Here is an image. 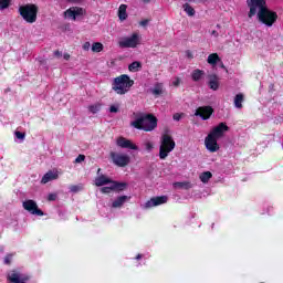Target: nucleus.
I'll return each mask as SVG.
<instances>
[{
    "label": "nucleus",
    "mask_w": 283,
    "mask_h": 283,
    "mask_svg": "<svg viewBox=\"0 0 283 283\" xmlns=\"http://www.w3.org/2000/svg\"><path fill=\"white\" fill-rule=\"evenodd\" d=\"M247 6L250 9L249 19H253L256 15L259 21L268 25V28H271L277 21V13L270 10L266 6V0H247Z\"/></svg>",
    "instance_id": "f257e3e1"
},
{
    "label": "nucleus",
    "mask_w": 283,
    "mask_h": 283,
    "mask_svg": "<svg viewBox=\"0 0 283 283\" xmlns=\"http://www.w3.org/2000/svg\"><path fill=\"white\" fill-rule=\"evenodd\" d=\"M130 125L132 127H135V129L154 132V129L158 127V118L151 114H139Z\"/></svg>",
    "instance_id": "f03ea898"
},
{
    "label": "nucleus",
    "mask_w": 283,
    "mask_h": 283,
    "mask_svg": "<svg viewBox=\"0 0 283 283\" xmlns=\"http://www.w3.org/2000/svg\"><path fill=\"white\" fill-rule=\"evenodd\" d=\"M134 87V80L127 74H122L113 78L112 90L119 96H125Z\"/></svg>",
    "instance_id": "7ed1b4c3"
},
{
    "label": "nucleus",
    "mask_w": 283,
    "mask_h": 283,
    "mask_svg": "<svg viewBox=\"0 0 283 283\" xmlns=\"http://www.w3.org/2000/svg\"><path fill=\"white\" fill-rule=\"evenodd\" d=\"M174 149H176V142L174 140V137H171V135L167 133L161 135L160 146H159L160 160H165Z\"/></svg>",
    "instance_id": "20e7f679"
},
{
    "label": "nucleus",
    "mask_w": 283,
    "mask_h": 283,
    "mask_svg": "<svg viewBox=\"0 0 283 283\" xmlns=\"http://www.w3.org/2000/svg\"><path fill=\"white\" fill-rule=\"evenodd\" d=\"M18 12L27 23H36V14H39V7L36 4L28 3L20 6Z\"/></svg>",
    "instance_id": "39448f33"
},
{
    "label": "nucleus",
    "mask_w": 283,
    "mask_h": 283,
    "mask_svg": "<svg viewBox=\"0 0 283 283\" xmlns=\"http://www.w3.org/2000/svg\"><path fill=\"white\" fill-rule=\"evenodd\" d=\"M140 45V34L133 33L130 36L120 38L118 41V46L122 49H134Z\"/></svg>",
    "instance_id": "423d86ee"
},
{
    "label": "nucleus",
    "mask_w": 283,
    "mask_h": 283,
    "mask_svg": "<svg viewBox=\"0 0 283 283\" xmlns=\"http://www.w3.org/2000/svg\"><path fill=\"white\" fill-rule=\"evenodd\" d=\"M109 156L113 165H116V167H127L132 163V158L122 153L111 151Z\"/></svg>",
    "instance_id": "0eeeda50"
},
{
    "label": "nucleus",
    "mask_w": 283,
    "mask_h": 283,
    "mask_svg": "<svg viewBox=\"0 0 283 283\" xmlns=\"http://www.w3.org/2000/svg\"><path fill=\"white\" fill-rule=\"evenodd\" d=\"M85 14H87V11L81 7H71L64 11V17L66 19H71L72 21H76V19H83Z\"/></svg>",
    "instance_id": "6e6552de"
},
{
    "label": "nucleus",
    "mask_w": 283,
    "mask_h": 283,
    "mask_svg": "<svg viewBox=\"0 0 283 283\" xmlns=\"http://www.w3.org/2000/svg\"><path fill=\"white\" fill-rule=\"evenodd\" d=\"M22 207L25 211H29L32 216H44L43 210L39 209L36 201L29 199L22 202Z\"/></svg>",
    "instance_id": "1a4fd4ad"
},
{
    "label": "nucleus",
    "mask_w": 283,
    "mask_h": 283,
    "mask_svg": "<svg viewBox=\"0 0 283 283\" xmlns=\"http://www.w3.org/2000/svg\"><path fill=\"white\" fill-rule=\"evenodd\" d=\"M109 186L101 188L102 193H112V191H125L127 189L126 182L111 181Z\"/></svg>",
    "instance_id": "9d476101"
},
{
    "label": "nucleus",
    "mask_w": 283,
    "mask_h": 283,
    "mask_svg": "<svg viewBox=\"0 0 283 283\" xmlns=\"http://www.w3.org/2000/svg\"><path fill=\"white\" fill-rule=\"evenodd\" d=\"M205 145H206V149H208V151H210L211 154H216V151L220 150V145H218V139L216 137H212L209 134L205 138Z\"/></svg>",
    "instance_id": "9b49d317"
},
{
    "label": "nucleus",
    "mask_w": 283,
    "mask_h": 283,
    "mask_svg": "<svg viewBox=\"0 0 283 283\" xmlns=\"http://www.w3.org/2000/svg\"><path fill=\"white\" fill-rule=\"evenodd\" d=\"M229 132V126L224 123H220L218 126L212 128V130L209 133L210 136L213 138H217V140H220L224 136V133Z\"/></svg>",
    "instance_id": "f8f14e48"
},
{
    "label": "nucleus",
    "mask_w": 283,
    "mask_h": 283,
    "mask_svg": "<svg viewBox=\"0 0 283 283\" xmlns=\"http://www.w3.org/2000/svg\"><path fill=\"white\" fill-rule=\"evenodd\" d=\"M168 200H169V197L167 196L154 197L145 203V209H151L153 207L167 205Z\"/></svg>",
    "instance_id": "ddd939ff"
},
{
    "label": "nucleus",
    "mask_w": 283,
    "mask_h": 283,
    "mask_svg": "<svg viewBox=\"0 0 283 283\" xmlns=\"http://www.w3.org/2000/svg\"><path fill=\"white\" fill-rule=\"evenodd\" d=\"M211 114H213V108L211 106H200L195 112V116H200L202 120H209Z\"/></svg>",
    "instance_id": "4468645a"
},
{
    "label": "nucleus",
    "mask_w": 283,
    "mask_h": 283,
    "mask_svg": "<svg viewBox=\"0 0 283 283\" xmlns=\"http://www.w3.org/2000/svg\"><path fill=\"white\" fill-rule=\"evenodd\" d=\"M117 147H120L122 149H133L135 151H138V147L136 144H134L132 140L125 138V137H118L116 139Z\"/></svg>",
    "instance_id": "2eb2a0df"
},
{
    "label": "nucleus",
    "mask_w": 283,
    "mask_h": 283,
    "mask_svg": "<svg viewBox=\"0 0 283 283\" xmlns=\"http://www.w3.org/2000/svg\"><path fill=\"white\" fill-rule=\"evenodd\" d=\"M7 277L11 283H25L28 280H30V276L21 274L17 271L10 272Z\"/></svg>",
    "instance_id": "dca6fc26"
},
{
    "label": "nucleus",
    "mask_w": 283,
    "mask_h": 283,
    "mask_svg": "<svg viewBox=\"0 0 283 283\" xmlns=\"http://www.w3.org/2000/svg\"><path fill=\"white\" fill-rule=\"evenodd\" d=\"M132 200L130 196H120L117 197L116 200L113 201L112 207L113 209H120L125 202H129Z\"/></svg>",
    "instance_id": "f3484780"
},
{
    "label": "nucleus",
    "mask_w": 283,
    "mask_h": 283,
    "mask_svg": "<svg viewBox=\"0 0 283 283\" xmlns=\"http://www.w3.org/2000/svg\"><path fill=\"white\" fill-rule=\"evenodd\" d=\"M59 179V172L57 171H48L43 177H42V185H48V182L52 180H57Z\"/></svg>",
    "instance_id": "a211bd4d"
},
{
    "label": "nucleus",
    "mask_w": 283,
    "mask_h": 283,
    "mask_svg": "<svg viewBox=\"0 0 283 283\" xmlns=\"http://www.w3.org/2000/svg\"><path fill=\"white\" fill-rule=\"evenodd\" d=\"M209 87L213 90V92H218L220 87V80L216 75H210L209 77Z\"/></svg>",
    "instance_id": "6ab92c4d"
},
{
    "label": "nucleus",
    "mask_w": 283,
    "mask_h": 283,
    "mask_svg": "<svg viewBox=\"0 0 283 283\" xmlns=\"http://www.w3.org/2000/svg\"><path fill=\"white\" fill-rule=\"evenodd\" d=\"M150 92L154 96H161V94L165 93V86L163 83H156L153 88H150Z\"/></svg>",
    "instance_id": "aec40b11"
},
{
    "label": "nucleus",
    "mask_w": 283,
    "mask_h": 283,
    "mask_svg": "<svg viewBox=\"0 0 283 283\" xmlns=\"http://www.w3.org/2000/svg\"><path fill=\"white\" fill-rule=\"evenodd\" d=\"M113 180L109 179L107 176L102 175L95 179L96 187H104V185H109Z\"/></svg>",
    "instance_id": "412c9836"
},
{
    "label": "nucleus",
    "mask_w": 283,
    "mask_h": 283,
    "mask_svg": "<svg viewBox=\"0 0 283 283\" xmlns=\"http://www.w3.org/2000/svg\"><path fill=\"white\" fill-rule=\"evenodd\" d=\"M242 103H244V94L239 93L234 96V107L242 109Z\"/></svg>",
    "instance_id": "4be33fe9"
},
{
    "label": "nucleus",
    "mask_w": 283,
    "mask_h": 283,
    "mask_svg": "<svg viewBox=\"0 0 283 283\" xmlns=\"http://www.w3.org/2000/svg\"><path fill=\"white\" fill-rule=\"evenodd\" d=\"M129 72H140L143 70V63L135 61L128 65Z\"/></svg>",
    "instance_id": "5701e85b"
},
{
    "label": "nucleus",
    "mask_w": 283,
    "mask_h": 283,
    "mask_svg": "<svg viewBox=\"0 0 283 283\" xmlns=\"http://www.w3.org/2000/svg\"><path fill=\"white\" fill-rule=\"evenodd\" d=\"M118 17L120 21H125L127 19V6L120 4L118 9Z\"/></svg>",
    "instance_id": "b1692460"
},
{
    "label": "nucleus",
    "mask_w": 283,
    "mask_h": 283,
    "mask_svg": "<svg viewBox=\"0 0 283 283\" xmlns=\"http://www.w3.org/2000/svg\"><path fill=\"white\" fill-rule=\"evenodd\" d=\"M201 182H203L205 185H207V182H209V180H211V178H213V175L211 174V171H205L199 176Z\"/></svg>",
    "instance_id": "393cba45"
},
{
    "label": "nucleus",
    "mask_w": 283,
    "mask_h": 283,
    "mask_svg": "<svg viewBox=\"0 0 283 283\" xmlns=\"http://www.w3.org/2000/svg\"><path fill=\"white\" fill-rule=\"evenodd\" d=\"M207 61L209 65H217L218 62L220 61V56L218 55V53H212L208 56Z\"/></svg>",
    "instance_id": "a878e982"
},
{
    "label": "nucleus",
    "mask_w": 283,
    "mask_h": 283,
    "mask_svg": "<svg viewBox=\"0 0 283 283\" xmlns=\"http://www.w3.org/2000/svg\"><path fill=\"white\" fill-rule=\"evenodd\" d=\"M191 76H192V81L198 82L200 81V78H202V76H205V71L197 69L192 72Z\"/></svg>",
    "instance_id": "bb28decb"
},
{
    "label": "nucleus",
    "mask_w": 283,
    "mask_h": 283,
    "mask_svg": "<svg viewBox=\"0 0 283 283\" xmlns=\"http://www.w3.org/2000/svg\"><path fill=\"white\" fill-rule=\"evenodd\" d=\"M175 187H177L178 189H191L193 185L189 181H184V182H176Z\"/></svg>",
    "instance_id": "cd10ccee"
},
{
    "label": "nucleus",
    "mask_w": 283,
    "mask_h": 283,
    "mask_svg": "<svg viewBox=\"0 0 283 283\" xmlns=\"http://www.w3.org/2000/svg\"><path fill=\"white\" fill-rule=\"evenodd\" d=\"M101 103H96V104H93V105H90L88 106V111L91 112V114H98V112H101Z\"/></svg>",
    "instance_id": "c85d7f7f"
},
{
    "label": "nucleus",
    "mask_w": 283,
    "mask_h": 283,
    "mask_svg": "<svg viewBox=\"0 0 283 283\" xmlns=\"http://www.w3.org/2000/svg\"><path fill=\"white\" fill-rule=\"evenodd\" d=\"M184 10L188 14V17H193L196 14V10L189 3L184 4Z\"/></svg>",
    "instance_id": "c756f323"
},
{
    "label": "nucleus",
    "mask_w": 283,
    "mask_h": 283,
    "mask_svg": "<svg viewBox=\"0 0 283 283\" xmlns=\"http://www.w3.org/2000/svg\"><path fill=\"white\" fill-rule=\"evenodd\" d=\"M92 52H103V43L101 42L93 43Z\"/></svg>",
    "instance_id": "7c9ffc66"
},
{
    "label": "nucleus",
    "mask_w": 283,
    "mask_h": 283,
    "mask_svg": "<svg viewBox=\"0 0 283 283\" xmlns=\"http://www.w3.org/2000/svg\"><path fill=\"white\" fill-rule=\"evenodd\" d=\"M70 191H72V193H78V191H83V185L71 186Z\"/></svg>",
    "instance_id": "2f4dec72"
},
{
    "label": "nucleus",
    "mask_w": 283,
    "mask_h": 283,
    "mask_svg": "<svg viewBox=\"0 0 283 283\" xmlns=\"http://www.w3.org/2000/svg\"><path fill=\"white\" fill-rule=\"evenodd\" d=\"M10 8V0H0V10H6Z\"/></svg>",
    "instance_id": "473e14b6"
},
{
    "label": "nucleus",
    "mask_w": 283,
    "mask_h": 283,
    "mask_svg": "<svg viewBox=\"0 0 283 283\" xmlns=\"http://www.w3.org/2000/svg\"><path fill=\"white\" fill-rule=\"evenodd\" d=\"M143 146L145 147L146 151H151L154 149V144L149 140L144 142Z\"/></svg>",
    "instance_id": "72a5a7b5"
},
{
    "label": "nucleus",
    "mask_w": 283,
    "mask_h": 283,
    "mask_svg": "<svg viewBox=\"0 0 283 283\" xmlns=\"http://www.w3.org/2000/svg\"><path fill=\"white\" fill-rule=\"evenodd\" d=\"M184 116H185V113H175L174 115H172V118H174V120H180L181 118H184Z\"/></svg>",
    "instance_id": "f704fd0d"
},
{
    "label": "nucleus",
    "mask_w": 283,
    "mask_h": 283,
    "mask_svg": "<svg viewBox=\"0 0 283 283\" xmlns=\"http://www.w3.org/2000/svg\"><path fill=\"white\" fill-rule=\"evenodd\" d=\"M14 134L19 140H25V133L15 132Z\"/></svg>",
    "instance_id": "c9c22d12"
},
{
    "label": "nucleus",
    "mask_w": 283,
    "mask_h": 283,
    "mask_svg": "<svg viewBox=\"0 0 283 283\" xmlns=\"http://www.w3.org/2000/svg\"><path fill=\"white\" fill-rule=\"evenodd\" d=\"M85 161V155H78L77 158H75V164H80Z\"/></svg>",
    "instance_id": "e433bc0d"
},
{
    "label": "nucleus",
    "mask_w": 283,
    "mask_h": 283,
    "mask_svg": "<svg viewBox=\"0 0 283 283\" xmlns=\"http://www.w3.org/2000/svg\"><path fill=\"white\" fill-rule=\"evenodd\" d=\"M13 255H14V254H8V255L4 258V264H11Z\"/></svg>",
    "instance_id": "4c0bfd02"
},
{
    "label": "nucleus",
    "mask_w": 283,
    "mask_h": 283,
    "mask_svg": "<svg viewBox=\"0 0 283 283\" xmlns=\"http://www.w3.org/2000/svg\"><path fill=\"white\" fill-rule=\"evenodd\" d=\"M109 112H111V114H117V112H118V105L116 106V105H112L111 107H109Z\"/></svg>",
    "instance_id": "58836bf2"
},
{
    "label": "nucleus",
    "mask_w": 283,
    "mask_h": 283,
    "mask_svg": "<svg viewBox=\"0 0 283 283\" xmlns=\"http://www.w3.org/2000/svg\"><path fill=\"white\" fill-rule=\"evenodd\" d=\"M48 200H49L50 202H54V200H56V193H50V195L48 196Z\"/></svg>",
    "instance_id": "ea45409f"
},
{
    "label": "nucleus",
    "mask_w": 283,
    "mask_h": 283,
    "mask_svg": "<svg viewBox=\"0 0 283 283\" xmlns=\"http://www.w3.org/2000/svg\"><path fill=\"white\" fill-rule=\"evenodd\" d=\"M90 48H92V44L90 42H85L83 44V50H85L86 52L90 51Z\"/></svg>",
    "instance_id": "a19ab883"
},
{
    "label": "nucleus",
    "mask_w": 283,
    "mask_h": 283,
    "mask_svg": "<svg viewBox=\"0 0 283 283\" xmlns=\"http://www.w3.org/2000/svg\"><path fill=\"white\" fill-rule=\"evenodd\" d=\"M172 85L175 87H178V85H180V78L176 77L174 81H172Z\"/></svg>",
    "instance_id": "79ce46f5"
},
{
    "label": "nucleus",
    "mask_w": 283,
    "mask_h": 283,
    "mask_svg": "<svg viewBox=\"0 0 283 283\" xmlns=\"http://www.w3.org/2000/svg\"><path fill=\"white\" fill-rule=\"evenodd\" d=\"M186 56L188 59H193V53H191V51H186Z\"/></svg>",
    "instance_id": "37998d69"
},
{
    "label": "nucleus",
    "mask_w": 283,
    "mask_h": 283,
    "mask_svg": "<svg viewBox=\"0 0 283 283\" xmlns=\"http://www.w3.org/2000/svg\"><path fill=\"white\" fill-rule=\"evenodd\" d=\"M54 56H56L57 59H61V56H63V53H61L60 51H55Z\"/></svg>",
    "instance_id": "c03bdc74"
},
{
    "label": "nucleus",
    "mask_w": 283,
    "mask_h": 283,
    "mask_svg": "<svg viewBox=\"0 0 283 283\" xmlns=\"http://www.w3.org/2000/svg\"><path fill=\"white\" fill-rule=\"evenodd\" d=\"M211 36H214L216 39H218V36H219L218 31H216V30L211 31Z\"/></svg>",
    "instance_id": "a18cd8bd"
},
{
    "label": "nucleus",
    "mask_w": 283,
    "mask_h": 283,
    "mask_svg": "<svg viewBox=\"0 0 283 283\" xmlns=\"http://www.w3.org/2000/svg\"><path fill=\"white\" fill-rule=\"evenodd\" d=\"M147 23H149L148 20H143V21L140 22V25H147Z\"/></svg>",
    "instance_id": "49530a36"
},
{
    "label": "nucleus",
    "mask_w": 283,
    "mask_h": 283,
    "mask_svg": "<svg viewBox=\"0 0 283 283\" xmlns=\"http://www.w3.org/2000/svg\"><path fill=\"white\" fill-rule=\"evenodd\" d=\"M66 1H69L70 3H78V1L81 0H66Z\"/></svg>",
    "instance_id": "de8ad7c7"
},
{
    "label": "nucleus",
    "mask_w": 283,
    "mask_h": 283,
    "mask_svg": "<svg viewBox=\"0 0 283 283\" xmlns=\"http://www.w3.org/2000/svg\"><path fill=\"white\" fill-rule=\"evenodd\" d=\"M64 59H65V61H67V60H70V54H64Z\"/></svg>",
    "instance_id": "09e8293b"
},
{
    "label": "nucleus",
    "mask_w": 283,
    "mask_h": 283,
    "mask_svg": "<svg viewBox=\"0 0 283 283\" xmlns=\"http://www.w3.org/2000/svg\"><path fill=\"white\" fill-rule=\"evenodd\" d=\"M140 258H143V254H138V255L136 256V260H140Z\"/></svg>",
    "instance_id": "8fccbe9b"
},
{
    "label": "nucleus",
    "mask_w": 283,
    "mask_h": 283,
    "mask_svg": "<svg viewBox=\"0 0 283 283\" xmlns=\"http://www.w3.org/2000/svg\"><path fill=\"white\" fill-rule=\"evenodd\" d=\"M151 0H143L144 3H149Z\"/></svg>",
    "instance_id": "3c124183"
},
{
    "label": "nucleus",
    "mask_w": 283,
    "mask_h": 283,
    "mask_svg": "<svg viewBox=\"0 0 283 283\" xmlns=\"http://www.w3.org/2000/svg\"><path fill=\"white\" fill-rule=\"evenodd\" d=\"M97 174H101V169L97 170Z\"/></svg>",
    "instance_id": "603ef678"
}]
</instances>
